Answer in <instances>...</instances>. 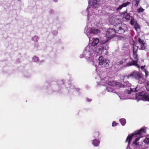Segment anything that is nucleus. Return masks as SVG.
Instances as JSON below:
<instances>
[{
    "label": "nucleus",
    "instance_id": "1",
    "mask_svg": "<svg viewBox=\"0 0 149 149\" xmlns=\"http://www.w3.org/2000/svg\"><path fill=\"white\" fill-rule=\"evenodd\" d=\"M109 19L110 24L113 26V28H110L107 30L106 32V39L102 40L96 48L95 52L99 54L102 53L104 54H107V50L108 47L107 46H105V44L114 37L116 33L122 34L127 29L126 25L124 24H121L120 26H119L121 22L120 19Z\"/></svg>",
    "mask_w": 149,
    "mask_h": 149
},
{
    "label": "nucleus",
    "instance_id": "2",
    "mask_svg": "<svg viewBox=\"0 0 149 149\" xmlns=\"http://www.w3.org/2000/svg\"><path fill=\"white\" fill-rule=\"evenodd\" d=\"M147 127L141 128L139 130H137L132 134L128 136L125 142H128V145L126 149H143L142 146L138 141L139 139L145 135L146 133Z\"/></svg>",
    "mask_w": 149,
    "mask_h": 149
},
{
    "label": "nucleus",
    "instance_id": "3",
    "mask_svg": "<svg viewBox=\"0 0 149 149\" xmlns=\"http://www.w3.org/2000/svg\"><path fill=\"white\" fill-rule=\"evenodd\" d=\"M98 46V45L95 48V49ZM95 50L96 49H93L92 48L91 46H90V45H88L84 49L82 54L80 55V57L81 58L85 57L88 61H91L93 62L94 60V56H99L101 54L103 55L106 54H104L102 53L99 54L95 52Z\"/></svg>",
    "mask_w": 149,
    "mask_h": 149
},
{
    "label": "nucleus",
    "instance_id": "4",
    "mask_svg": "<svg viewBox=\"0 0 149 149\" xmlns=\"http://www.w3.org/2000/svg\"><path fill=\"white\" fill-rule=\"evenodd\" d=\"M97 78H99L100 81L99 80L97 81V85L98 86L102 85V86H106V90L109 92H115L114 88H118V87H116L115 86H113L109 84V82L113 81L109 80H108V77H102V76H98L97 77Z\"/></svg>",
    "mask_w": 149,
    "mask_h": 149
},
{
    "label": "nucleus",
    "instance_id": "5",
    "mask_svg": "<svg viewBox=\"0 0 149 149\" xmlns=\"http://www.w3.org/2000/svg\"><path fill=\"white\" fill-rule=\"evenodd\" d=\"M109 61L104 58L102 56H100L98 60L96 62H93V65L95 66L96 68V71H99V68L100 67H106L109 66Z\"/></svg>",
    "mask_w": 149,
    "mask_h": 149
},
{
    "label": "nucleus",
    "instance_id": "6",
    "mask_svg": "<svg viewBox=\"0 0 149 149\" xmlns=\"http://www.w3.org/2000/svg\"><path fill=\"white\" fill-rule=\"evenodd\" d=\"M90 19H88L86 26L85 29L84 31V33L87 35L88 38H89V40H91L90 34H96L99 33V30L96 28H91L90 26H91V24L90 23L91 21Z\"/></svg>",
    "mask_w": 149,
    "mask_h": 149
},
{
    "label": "nucleus",
    "instance_id": "7",
    "mask_svg": "<svg viewBox=\"0 0 149 149\" xmlns=\"http://www.w3.org/2000/svg\"><path fill=\"white\" fill-rule=\"evenodd\" d=\"M100 0H93L92 7L91 6L90 7L89 5L91 2L88 0V6L86 10V12L87 13L88 18L89 17V15H93L94 13L95 10L97 6L99 4Z\"/></svg>",
    "mask_w": 149,
    "mask_h": 149
},
{
    "label": "nucleus",
    "instance_id": "8",
    "mask_svg": "<svg viewBox=\"0 0 149 149\" xmlns=\"http://www.w3.org/2000/svg\"><path fill=\"white\" fill-rule=\"evenodd\" d=\"M142 79H138L137 80H139L138 84L137 86L136 87L133 88L132 87H130V90L127 91V93L128 94H131V92H137L141 89L142 87L145 85L144 82L145 81V79H143V77L142 76Z\"/></svg>",
    "mask_w": 149,
    "mask_h": 149
},
{
    "label": "nucleus",
    "instance_id": "9",
    "mask_svg": "<svg viewBox=\"0 0 149 149\" xmlns=\"http://www.w3.org/2000/svg\"><path fill=\"white\" fill-rule=\"evenodd\" d=\"M137 48L135 50V48L133 47V57L134 60L132 62H129L127 64V66H131L132 65H135L139 68H140V66L137 64L138 58L137 54Z\"/></svg>",
    "mask_w": 149,
    "mask_h": 149
},
{
    "label": "nucleus",
    "instance_id": "10",
    "mask_svg": "<svg viewBox=\"0 0 149 149\" xmlns=\"http://www.w3.org/2000/svg\"><path fill=\"white\" fill-rule=\"evenodd\" d=\"M109 84L113 86H115L116 87H129L131 86V84L128 81H126L124 82L123 84L121 83L118 82L112 81L109 82Z\"/></svg>",
    "mask_w": 149,
    "mask_h": 149
},
{
    "label": "nucleus",
    "instance_id": "11",
    "mask_svg": "<svg viewBox=\"0 0 149 149\" xmlns=\"http://www.w3.org/2000/svg\"><path fill=\"white\" fill-rule=\"evenodd\" d=\"M136 98H138L139 100L149 102V95L146 92L142 91L139 92L138 95L137 93L136 94Z\"/></svg>",
    "mask_w": 149,
    "mask_h": 149
},
{
    "label": "nucleus",
    "instance_id": "12",
    "mask_svg": "<svg viewBox=\"0 0 149 149\" xmlns=\"http://www.w3.org/2000/svg\"><path fill=\"white\" fill-rule=\"evenodd\" d=\"M127 77L128 79L130 78H134L136 79H142V76L140 73L138 72L134 71L132 73L127 75Z\"/></svg>",
    "mask_w": 149,
    "mask_h": 149
},
{
    "label": "nucleus",
    "instance_id": "13",
    "mask_svg": "<svg viewBox=\"0 0 149 149\" xmlns=\"http://www.w3.org/2000/svg\"><path fill=\"white\" fill-rule=\"evenodd\" d=\"M130 23L132 25L134 26V27L136 31L138 29H140V26L137 23L135 19H131L130 21Z\"/></svg>",
    "mask_w": 149,
    "mask_h": 149
},
{
    "label": "nucleus",
    "instance_id": "14",
    "mask_svg": "<svg viewBox=\"0 0 149 149\" xmlns=\"http://www.w3.org/2000/svg\"><path fill=\"white\" fill-rule=\"evenodd\" d=\"M99 42V39L97 38H95L93 39V42H92L91 44H89L90 46L92 47V48L93 49H95V47L97 46Z\"/></svg>",
    "mask_w": 149,
    "mask_h": 149
},
{
    "label": "nucleus",
    "instance_id": "15",
    "mask_svg": "<svg viewBox=\"0 0 149 149\" xmlns=\"http://www.w3.org/2000/svg\"><path fill=\"white\" fill-rule=\"evenodd\" d=\"M130 3V2L128 1L123 3L121 5H120L116 9V10L118 11L120 10L123 7H126Z\"/></svg>",
    "mask_w": 149,
    "mask_h": 149
},
{
    "label": "nucleus",
    "instance_id": "16",
    "mask_svg": "<svg viewBox=\"0 0 149 149\" xmlns=\"http://www.w3.org/2000/svg\"><path fill=\"white\" fill-rule=\"evenodd\" d=\"M138 41L139 42L140 45L141 46V49L142 50H144L145 48V45L146 44L143 40H141L140 38H139L138 39Z\"/></svg>",
    "mask_w": 149,
    "mask_h": 149
},
{
    "label": "nucleus",
    "instance_id": "17",
    "mask_svg": "<svg viewBox=\"0 0 149 149\" xmlns=\"http://www.w3.org/2000/svg\"><path fill=\"white\" fill-rule=\"evenodd\" d=\"M130 13H127V12H125L123 14V18L125 19H134L133 16H131L130 15Z\"/></svg>",
    "mask_w": 149,
    "mask_h": 149
},
{
    "label": "nucleus",
    "instance_id": "18",
    "mask_svg": "<svg viewBox=\"0 0 149 149\" xmlns=\"http://www.w3.org/2000/svg\"><path fill=\"white\" fill-rule=\"evenodd\" d=\"M91 142L93 146L95 147H97L99 145L100 141L98 139H95L92 140L91 141Z\"/></svg>",
    "mask_w": 149,
    "mask_h": 149
},
{
    "label": "nucleus",
    "instance_id": "19",
    "mask_svg": "<svg viewBox=\"0 0 149 149\" xmlns=\"http://www.w3.org/2000/svg\"><path fill=\"white\" fill-rule=\"evenodd\" d=\"M32 61L35 62H37L39 63H40L41 62H44V61L43 60L41 61H39L38 60V58L36 56H34L33 57Z\"/></svg>",
    "mask_w": 149,
    "mask_h": 149
},
{
    "label": "nucleus",
    "instance_id": "20",
    "mask_svg": "<svg viewBox=\"0 0 149 149\" xmlns=\"http://www.w3.org/2000/svg\"><path fill=\"white\" fill-rule=\"evenodd\" d=\"M118 96L121 100H125L127 99L125 95H124V93H122L121 94H120Z\"/></svg>",
    "mask_w": 149,
    "mask_h": 149
},
{
    "label": "nucleus",
    "instance_id": "21",
    "mask_svg": "<svg viewBox=\"0 0 149 149\" xmlns=\"http://www.w3.org/2000/svg\"><path fill=\"white\" fill-rule=\"evenodd\" d=\"M70 88L71 89H73L74 91H79L80 90V89L79 88H76L75 86L73 85H70Z\"/></svg>",
    "mask_w": 149,
    "mask_h": 149
},
{
    "label": "nucleus",
    "instance_id": "22",
    "mask_svg": "<svg viewBox=\"0 0 149 149\" xmlns=\"http://www.w3.org/2000/svg\"><path fill=\"white\" fill-rule=\"evenodd\" d=\"M119 121L122 126L125 125L126 123V120L124 118L120 119Z\"/></svg>",
    "mask_w": 149,
    "mask_h": 149
},
{
    "label": "nucleus",
    "instance_id": "23",
    "mask_svg": "<svg viewBox=\"0 0 149 149\" xmlns=\"http://www.w3.org/2000/svg\"><path fill=\"white\" fill-rule=\"evenodd\" d=\"M39 39L38 37L36 35L34 36L32 38V40L35 42H38Z\"/></svg>",
    "mask_w": 149,
    "mask_h": 149
},
{
    "label": "nucleus",
    "instance_id": "24",
    "mask_svg": "<svg viewBox=\"0 0 149 149\" xmlns=\"http://www.w3.org/2000/svg\"><path fill=\"white\" fill-rule=\"evenodd\" d=\"M140 0H133V3L134 5L136 6H137L139 3Z\"/></svg>",
    "mask_w": 149,
    "mask_h": 149
},
{
    "label": "nucleus",
    "instance_id": "25",
    "mask_svg": "<svg viewBox=\"0 0 149 149\" xmlns=\"http://www.w3.org/2000/svg\"><path fill=\"white\" fill-rule=\"evenodd\" d=\"M126 59H123L121 61L118 62L117 64V65H122L124 63L126 60Z\"/></svg>",
    "mask_w": 149,
    "mask_h": 149
},
{
    "label": "nucleus",
    "instance_id": "26",
    "mask_svg": "<svg viewBox=\"0 0 149 149\" xmlns=\"http://www.w3.org/2000/svg\"><path fill=\"white\" fill-rule=\"evenodd\" d=\"M146 83V86L145 85V87L146 88L147 90L149 91V81H147Z\"/></svg>",
    "mask_w": 149,
    "mask_h": 149
},
{
    "label": "nucleus",
    "instance_id": "27",
    "mask_svg": "<svg viewBox=\"0 0 149 149\" xmlns=\"http://www.w3.org/2000/svg\"><path fill=\"white\" fill-rule=\"evenodd\" d=\"M144 141L146 143L149 144V136H148L144 140Z\"/></svg>",
    "mask_w": 149,
    "mask_h": 149
},
{
    "label": "nucleus",
    "instance_id": "28",
    "mask_svg": "<svg viewBox=\"0 0 149 149\" xmlns=\"http://www.w3.org/2000/svg\"><path fill=\"white\" fill-rule=\"evenodd\" d=\"M144 10V9L141 7H140L137 9V11L139 13H142Z\"/></svg>",
    "mask_w": 149,
    "mask_h": 149
},
{
    "label": "nucleus",
    "instance_id": "29",
    "mask_svg": "<svg viewBox=\"0 0 149 149\" xmlns=\"http://www.w3.org/2000/svg\"><path fill=\"white\" fill-rule=\"evenodd\" d=\"M127 75L124 76L123 75H120V81H121L122 80L123 81L124 80L125 77H127Z\"/></svg>",
    "mask_w": 149,
    "mask_h": 149
},
{
    "label": "nucleus",
    "instance_id": "30",
    "mask_svg": "<svg viewBox=\"0 0 149 149\" xmlns=\"http://www.w3.org/2000/svg\"><path fill=\"white\" fill-rule=\"evenodd\" d=\"M49 13L51 15H54L55 13V12L52 9H50L49 11Z\"/></svg>",
    "mask_w": 149,
    "mask_h": 149
},
{
    "label": "nucleus",
    "instance_id": "31",
    "mask_svg": "<svg viewBox=\"0 0 149 149\" xmlns=\"http://www.w3.org/2000/svg\"><path fill=\"white\" fill-rule=\"evenodd\" d=\"M99 135V133L98 132H95L94 134V136L95 138H97L98 136Z\"/></svg>",
    "mask_w": 149,
    "mask_h": 149
},
{
    "label": "nucleus",
    "instance_id": "32",
    "mask_svg": "<svg viewBox=\"0 0 149 149\" xmlns=\"http://www.w3.org/2000/svg\"><path fill=\"white\" fill-rule=\"evenodd\" d=\"M64 81H60L59 82V84H62L61 86L62 87H64Z\"/></svg>",
    "mask_w": 149,
    "mask_h": 149
},
{
    "label": "nucleus",
    "instance_id": "33",
    "mask_svg": "<svg viewBox=\"0 0 149 149\" xmlns=\"http://www.w3.org/2000/svg\"><path fill=\"white\" fill-rule=\"evenodd\" d=\"M52 33L53 35H55L57 34L58 32L57 31L54 30L52 31Z\"/></svg>",
    "mask_w": 149,
    "mask_h": 149
},
{
    "label": "nucleus",
    "instance_id": "34",
    "mask_svg": "<svg viewBox=\"0 0 149 149\" xmlns=\"http://www.w3.org/2000/svg\"><path fill=\"white\" fill-rule=\"evenodd\" d=\"M144 72L145 73L146 77H147L148 75V72L146 70L145 71H144Z\"/></svg>",
    "mask_w": 149,
    "mask_h": 149
},
{
    "label": "nucleus",
    "instance_id": "35",
    "mask_svg": "<svg viewBox=\"0 0 149 149\" xmlns=\"http://www.w3.org/2000/svg\"><path fill=\"white\" fill-rule=\"evenodd\" d=\"M118 124V123H116L114 121L113 122L112 126L113 127H114L117 124Z\"/></svg>",
    "mask_w": 149,
    "mask_h": 149
},
{
    "label": "nucleus",
    "instance_id": "36",
    "mask_svg": "<svg viewBox=\"0 0 149 149\" xmlns=\"http://www.w3.org/2000/svg\"><path fill=\"white\" fill-rule=\"evenodd\" d=\"M145 66V65L144 66H142L141 67V68L142 70L143 71H145L146 70L145 68L144 67Z\"/></svg>",
    "mask_w": 149,
    "mask_h": 149
},
{
    "label": "nucleus",
    "instance_id": "37",
    "mask_svg": "<svg viewBox=\"0 0 149 149\" xmlns=\"http://www.w3.org/2000/svg\"><path fill=\"white\" fill-rule=\"evenodd\" d=\"M86 100L88 102H90L92 100L91 99H88V98H87L86 99Z\"/></svg>",
    "mask_w": 149,
    "mask_h": 149
},
{
    "label": "nucleus",
    "instance_id": "38",
    "mask_svg": "<svg viewBox=\"0 0 149 149\" xmlns=\"http://www.w3.org/2000/svg\"><path fill=\"white\" fill-rule=\"evenodd\" d=\"M25 76L26 77H30V74H29L28 75H25Z\"/></svg>",
    "mask_w": 149,
    "mask_h": 149
},
{
    "label": "nucleus",
    "instance_id": "39",
    "mask_svg": "<svg viewBox=\"0 0 149 149\" xmlns=\"http://www.w3.org/2000/svg\"><path fill=\"white\" fill-rule=\"evenodd\" d=\"M55 2H57L58 1V0H53Z\"/></svg>",
    "mask_w": 149,
    "mask_h": 149
},
{
    "label": "nucleus",
    "instance_id": "40",
    "mask_svg": "<svg viewBox=\"0 0 149 149\" xmlns=\"http://www.w3.org/2000/svg\"><path fill=\"white\" fill-rule=\"evenodd\" d=\"M37 46H38V44H37Z\"/></svg>",
    "mask_w": 149,
    "mask_h": 149
}]
</instances>
